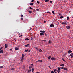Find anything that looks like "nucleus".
<instances>
[{"instance_id": "nucleus-35", "label": "nucleus", "mask_w": 73, "mask_h": 73, "mask_svg": "<svg viewBox=\"0 0 73 73\" xmlns=\"http://www.w3.org/2000/svg\"><path fill=\"white\" fill-rule=\"evenodd\" d=\"M52 13L54 14V11H52Z\"/></svg>"}, {"instance_id": "nucleus-25", "label": "nucleus", "mask_w": 73, "mask_h": 73, "mask_svg": "<svg viewBox=\"0 0 73 73\" xmlns=\"http://www.w3.org/2000/svg\"><path fill=\"white\" fill-rule=\"evenodd\" d=\"M31 70H28V73H29V72H31Z\"/></svg>"}, {"instance_id": "nucleus-8", "label": "nucleus", "mask_w": 73, "mask_h": 73, "mask_svg": "<svg viewBox=\"0 0 73 73\" xmlns=\"http://www.w3.org/2000/svg\"><path fill=\"white\" fill-rule=\"evenodd\" d=\"M29 46V44H27L26 45H25V47H28Z\"/></svg>"}, {"instance_id": "nucleus-48", "label": "nucleus", "mask_w": 73, "mask_h": 73, "mask_svg": "<svg viewBox=\"0 0 73 73\" xmlns=\"http://www.w3.org/2000/svg\"><path fill=\"white\" fill-rule=\"evenodd\" d=\"M34 1H35V0H32L31 1V2H34Z\"/></svg>"}, {"instance_id": "nucleus-12", "label": "nucleus", "mask_w": 73, "mask_h": 73, "mask_svg": "<svg viewBox=\"0 0 73 73\" xmlns=\"http://www.w3.org/2000/svg\"><path fill=\"white\" fill-rule=\"evenodd\" d=\"M38 51L39 52H42V50L41 49H39L38 50Z\"/></svg>"}, {"instance_id": "nucleus-2", "label": "nucleus", "mask_w": 73, "mask_h": 73, "mask_svg": "<svg viewBox=\"0 0 73 73\" xmlns=\"http://www.w3.org/2000/svg\"><path fill=\"white\" fill-rule=\"evenodd\" d=\"M33 64H31L30 65L29 68V69H31V68H32V67H33Z\"/></svg>"}, {"instance_id": "nucleus-6", "label": "nucleus", "mask_w": 73, "mask_h": 73, "mask_svg": "<svg viewBox=\"0 0 73 73\" xmlns=\"http://www.w3.org/2000/svg\"><path fill=\"white\" fill-rule=\"evenodd\" d=\"M24 56H25L24 54H22L21 58H22V59H24Z\"/></svg>"}, {"instance_id": "nucleus-61", "label": "nucleus", "mask_w": 73, "mask_h": 73, "mask_svg": "<svg viewBox=\"0 0 73 73\" xmlns=\"http://www.w3.org/2000/svg\"><path fill=\"white\" fill-rule=\"evenodd\" d=\"M59 15H61V14L60 13H59Z\"/></svg>"}, {"instance_id": "nucleus-62", "label": "nucleus", "mask_w": 73, "mask_h": 73, "mask_svg": "<svg viewBox=\"0 0 73 73\" xmlns=\"http://www.w3.org/2000/svg\"><path fill=\"white\" fill-rule=\"evenodd\" d=\"M55 73H57L56 72H55Z\"/></svg>"}, {"instance_id": "nucleus-29", "label": "nucleus", "mask_w": 73, "mask_h": 73, "mask_svg": "<svg viewBox=\"0 0 73 73\" xmlns=\"http://www.w3.org/2000/svg\"><path fill=\"white\" fill-rule=\"evenodd\" d=\"M73 53H71L70 54V56H72V55H73Z\"/></svg>"}, {"instance_id": "nucleus-36", "label": "nucleus", "mask_w": 73, "mask_h": 73, "mask_svg": "<svg viewBox=\"0 0 73 73\" xmlns=\"http://www.w3.org/2000/svg\"><path fill=\"white\" fill-rule=\"evenodd\" d=\"M36 49L37 50H38L39 49V48H38L36 47Z\"/></svg>"}, {"instance_id": "nucleus-51", "label": "nucleus", "mask_w": 73, "mask_h": 73, "mask_svg": "<svg viewBox=\"0 0 73 73\" xmlns=\"http://www.w3.org/2000/svg\"><path fill=\"white\" fill-rule=\"evenodd\" d=\"M12 49H10V51H12Z\"/></svg>"}, {"instance_id": "nucleus-17", "label": "nucleus", "mask_w": 73, "mask_h": 73, "mask_svg": "<svg viewBox=\"0 0 73 73\" xmlns=\"http://www.w3.org/2000/svg\"><path fill=\"white\" fill-rule=\"evenodd\" d=\"M48 43L49 44H51V41L50 40H49L48 41Z\"/></svg>"}, {"instance_id": "nucleus-9", "label": "nucleus", "mask_w": 73, "mask_h": 73, "mask_svg": "<svg viewBox=\"0 0 73 73\" xmlns=\"http://www.w3.org/2000/svg\"><path fill=\"white\" fill-rule=\"evenodd\" d=\"M72 51L70 50H69L68 52V53H69V54L70 53H72Z\"/></svg>"}, {"instance_id": "nucleus-45", "label": "nucleus", "mask_w": 73, "mask_h": 73, "mask_svg": "<svg viewBox=\"0 0 73 73\" xmlns=\"http://www.w3.org/2000/svg\"><path fill=\"white\" fill-rule=\"evenodd\" d=\"M37 4H39V1H37Z\"/></svg>"}, {"instance_id": "nucleus-23", "label": "nucleus", "mask_w": 73, "mask_h": 73, "mask_svg": "<svg viewBox=\"0 0 73 73\" xmlns=\"http://www.w3.org/2000/svg\"><path fill=\"white\" fill-rule=\"evenodd\" d=\"M51 58V56H49L48 57V59H49V60H50V59Z\"/></svg>"}, {"instance_id": "nucleus-59", "label": "nucleus", "mask_w": 73, "mask_h": 73, "mask_svg": "<svg viewBox=\"0 0 73 73\" xmlns=\"http://www.w3.org/2000/svg\"><path fill=\"white\" fill-rule=\"evenodd\" d=\"M37 62H38V61H36V62L37 63Z\"/></svg>"}, {"instance_id": "nucleus-58", "label": "nucleus", "mask_w": 73, "mask_h": 73, "mask_svg": "<svg viewBox=\"0 0 73 73\" xmlns=\"http://www.w3.org/2000/svg\"><path fill=\"white\" fill-rule=\"evenodd\" d=\"M44 23H46V21H44Z\"/></svg>"}, {"instance_id": "nucleus-60", "label": "nucleus", "mask_w": 73, "mask_h": 73, "mask_svg": "<svg viewBox=\"0 0 73 73\" xmlns=\"http://www.w3.org/2000/svg\"><path fill=\"white\" fill-rule=\"evenodd\" d=\"M30 30H31V29H32V28H30Z\"/></svg>"}, {"instance_id": "nucleus-28", "label": "nucleus", "mask_w": 73, "mask_h": 73, "mask_svg": "<svg viewBox=\"0 0 73 73\" xmlns=\"http://www.w3.org/2000/svg\"><path fill=\"white\" fill-rule=\"evenodd\" d=\"M49 1V0H45V2H48Z\"/></svg>"}, {"instance_id": "nucleus-7", "label": "nucleus", "mask_w": 73, "mask_h": 73, "mask_svg": "<svg viewBox=\"0 0 73 73\" xmlns=\"http://www.w3.org/2000/svg\"><path fill=\"white\" fill-rule=\"evenodd\" d=\"M70 26H66V28H67V29H69V28H70Z\"/></svg>"}, {"instance_id": "nucleus-4", "label": "nucleus", "mask_w": 73, "mask_h": 73, "mask_svg": "<svg viewBox=\"0 0 73 73\" xmlns=\"http://www.w3.org/2000/svg\"><path fill=\"white\" fill-rule=\"evenodd\" d=\"M56 58H54L53 57H52L51 58V60H55Z\"/></svg>"}, {"instance_id": "nucleus-63", "label": "nucleus", "mask_w": 73, "mask_h": 73, "mask_svg": "<svg viewBox=\"0 0 73 73\" xmlns=\"http://www.w3.org/2000/svg\"><path fill=\"white\" fill-rule=\"evenodd\" d=\"M29 31H30V30L29 29Z\"/></svg>"}, {"instance_id": "nucleus-19", "label": "nucleus", "mask_w": 73, "mask_h": 73, "mask_svg": "<svg viewBox=\"0 0 73 73\" xmlns=\"http://www.w3.org/2000/svg\"><path fill=\"white\" fill-rule=\"evenodd\" d=\"M64 70H67V68H65L64 67V68L63 69Z\"/></svg>"}, {"instance_id": "nucleus-20", "label": "nucleus", "mask_w": 73, "mask_h": 73, "mask_svg": "<svg viewBox=\"0 0 73 73\" xmlns=\"http://www.w3.org/2000/svg\"><path fill=\"white\" fill-rule=\"evenodd\" d=\"M44 35H45V36H47V34H46V33H45Z\"/></svg>"}, {"instance_id": "nucleus-44", "label": "nucleus", "mask_w": 73, "mask_h": 73, "mask_svg": "<svg viewBox=\"0 0 73 73\" xmlns=\"http://www.w3.org/2000/svg\"><path fill=\"white\" fill-rule=\"evenodd\" d=\"M64 67H61L60 68V69H64Z\"/></svg>"}, {"instance_id": "nucleus-55", "label": "nucleus", "mask_w": 73, "mask_h": 73, "mask_svg": "<svg viewBox=\"0 0 73 73\" xmlns=\"http://www.w3.org/2000/svg\"><path fill=\"white\" fill-rule=\"evenodd\" d=\"M33 39V38L32 37H31V40H32Z\"/></svg>"}, {"instance_id": "nucleus-30", "label": "nucleus", "mask_w": 73, "mask_h": 73, "mask_svg": "<svg viewBox=\"0 0 73 73\" xmlns=\"http://www.w3.org/2000/svg\"><path fill=\"white\" fill-rule=\"evenodd\" d=\"M57 72L58 73H59L60 72V71L59 70H58L57 71Z\"/></svg>"}, {"instance_id": "nucleus-31", "label": "nucleus", "mask_w": 73, "mask_h": 73, "mask_svg": "<svg viewBox=\"0 0 73 73\" xmlns=\"http://www.w3.org/2000/svg\"><path fill=\"white\" fill-rule=\"evenodd\" d=\"M33 3H31L30 4V5L32 6V5H33Z\"/></svg>"}, {"instance_id": "nucleus-39", "label": "nucleus", "mask_w": 73, "mask_h": 73, "mask_svg": "<svg viewBox=\"0 0 73 73\" xmlns=\"http://www.w3.org/2000/svg\"><path fill=\"white\" fill-rule=\"evenodd\" d=\"M40 35H42V33H40Z\"/></svg>"}, {"instance_id": "nucleus-14", "label": "nucleus", "mask_w": 73, "mask_h": 73, "mask_svg": "<svg viewBox=\"0 0 73 73\" xmlns=\"http://www.w3.org/2000/svg\"><path fill=\"white\" fill-rule=\"evenodd\" d=\"M4 68V66H0V69H2Z\"/></svg>"}, {"instance_id": "nucleus-15", "label": "nucleus", "mask_w": 73, "mask_h": 73, "mask_svg": "<svg viewBox=\"0 0 73 73\" xmlns=\"http://www.w3.org/2000/svg\"><path fill=\"white\" fill-rule=\"evenodd\" d=\"M33 71H34V68H33L32 69V72L33 73Z\"/></svg>"}, {"instance_id": "nucleus-40", "label": "nucleus", "mask_w": 73, "mask_h": 73, "mask_svg": "<svg viewBox=\"0 0 73 73\" xmlns=\"http://www.w3.org/2000/svg\"><path fill=\"white\" fill-rule=\"evenodd\" d=\"M29 9H31V10H32V9H33L32 8H31V7H29Z\"/></svg>"}, {"instance_id": "nucleus-37", "label": "nucleus", "mask_w": 73, "mask_h": 73, "mask_svg": "<svg viewBox=\"0 0 73 73\" xmlns=\"http://www.w3.org/2000/svg\"><path fill=\"white\" fill-rule=\"evenodd\" d=\"M62 61H64V62H65V60H64V58H62Z\"/></svg>"}, {"instance_id": "nucleus-5", "label": "nucleus", "mask_w": 73, "mask_h": 73, "mask_svg": "<svg viewBox=\"0 0 73 73\" xmlns=\"http://www.w3.org/2000/svg\"><path fill=\"white\" fill-rule=\"evenodd\" d=\"M60 23H61V24H67V23H66L65 22H61Z\"/></svg>"}, {"instance_id": "nucleus-54", "label": "nucleus", "mask_w": 73, "mask_h": 73, "mask_svg": "<svg viewBox=\"0 0 73 73\" xmlns=\"http://www.w3.org/2000/svg\"><path fill=\"white\" fill-rule=\"evenodd\" d=\"M52 2H53V1H50V3H52Z\"/></svg>"}, {"instance_id": "nucleus-42", "label": "nucleus", "mask_w": 73, "mask_h": 73, "mask_svg": "<svg viewBox=\"0 0 73 73\" xmlns=\"http://www.w3.org/2000/svg\"><path fill=\"white\" fill-rule=\"evenodd\" d=\"M3 47H2L0 49V50H1V49H3Z\"/></svg>"}, {"instance_id": "nucleus-47", "label": "nucleus", "mask_w": 73, "mask_h": 73, "mask_svg": "<svg viewBox=\"0 0 73 73\" xmlns=\"http://www.w3.org/2000/svg\"><path fill=\"white\" fill-rule=\"evenodd\" d=\"M21 61H23V58H22L21 59Z\"/></svg>"}, {"instance_id": "nucleus-18", "label": "nucleus", "mask_w": 73, "mask_h": 73, "mask_svg": "<svg viewBox=\"0 0 73 73\" xmlns=\"http://www.w3.org/2000/svg\"><path fill=\"white\" fill-rule=\"evenodd\" d=\"M8 46L7 44H5V48H7V46Z\"/></svg>"}, {"instance_id": "nucleus-32", "label": "nucleus", "mask_w": 73, "mask_h": 73, "mask_svg": "<svg viewBox=\"0 0 73 73\" xmlns=\"http://www.w3.org/2000/svg\"><path fill=\"white\" fill-rule=\"evenodd\" d=\"M69 17H67V20H69Z\"/></svg>"}, {"instance_id": "nucleus-13", "label": "nucleus", "mask_w": 73, "mask_h": 73, "mask_svg": "<svg viewBox=\"0 0 73 73\" xmlns=\"http://www.w3.org/2000/svg\"><path fill=\"white\" fill-rule=\"evenodd\" d=\"M28 51V49H27L26 50V49L25 50V52H26V53H27Z\"/></svg>"}, {"instance_id": "nucleus-16", "label": "nucleus", "mask_w": 73, "mask_h": 73, "mask_svg": "<svg viewBox=\"0 0 73 73\" xmlns=\"http://www.w3.org/2000/svg\"><path fill=\"white\" fill-rule=\"evenodd\" d=\"M3 53V50H1L0 51V53Z\"/></svg>"}, {"instance_id": "nucleus-24", "label": "nucleus", "mask_w": 73, "mask_h": 73, "mask_svg": "<svg viewBox=\"0 0 73 73\" xmlns=\"http://www.w3.org/2000/svg\"><path fill=\"white\" fill-rule=\"evenodd\" d=\"M11 70H15V68H11Z\"/></svg>"}, {"instance_id": "nucleus-11", "label": "nucleus", "mask_w": 73, "mask_h": 73, "mask_svg": "<svg viewBox=\"0 0 73 73\" xmlns=\"http://www.w3.org/2000/svg\"><path fill=\"white\" fill-rule=\"evenodd\" d=\"M60 66L64 67V66H65V65H64V64H62L60 65Z\"/></svg>"}, {"instance_id": "nucleus-52", "label": "nucleus", "mask_w": 73, "mask_h": 73, "mask_svg": "<svg viewBox=\"0 0 73 73\" xmlns=\"http://www.w3.org/2000/svg\"><path fill=\"white\" fill-rule=\"evenodd\" d=\"M28 52H30V50H28Z\"/></svg>"}, {"instance_id": "nucleus-50", "label": "nucleus", "mask_w": 73, "mask_h": 73, "mask_svg": "<svg viewBox=\"0 0 73 73\" xmlns=\"http://www.w3.org/2000/svg\"><path fill=\"white\" fill-rule=\"evenodd\" d=\"M21 16L22 17H23V15H21Z\"/></svg>"}, {"instance_id": "nucleus-1", "label": "nucleus", "mask_w": 73, "mask_h": 73, "mask_svg": "<svg viewBox=\"0 0 73 73\" xmlns=\"http://www.w3.org/2000/svg\"><path fill=\"white\" fill-rule=\"evenodd\" d=\"M40 32H41L42 33V35H44V34H45V31H40Z\"/></svg>"}, {"instance_id": "nucleus-3", "label": "nucleus", "mask_w": 73, "mask_h": 73, "mask_svg": "<svg viewBox=\"0 0 73 73\" xmlns=\"http://www.w3.org/2000/svg\"><path fill=\"white\" fill-rule=\"evenodd\" d=\"M54 25L53 24H50V26L51 28H53L54 27Z\"/></svg>"}, {"instance_id": "nucleus-22", "label": "nucleus", "mask_w": 73, "mask_h": 73, "mask_svg": "<svg viewBox=\"0 0 73 73\" xmlns=\"http://www.w3.org/2000/svg\"><path fill=\"white\" fill-rule=\"evenodd\" d=\"M28 12L29 13H32V11L29 10L28 11Z\"/></svg>"}, {"instance_id": "nucleus-27", "label": "nucleus", "mask_w": 73, "mask_h": 73, "mask_svg": "<svg viewBox=\"0 0 73 73\" xmlns=\"http://www.w3.org/2000/svg\"><path fill=\"white\" fill-rule=\"evenodd\" d=\"M58 69L59 70H61V69H60V67H58Z\"/></svg>"}, {"instance_id": "nucleus-26", "label": "nucleus", "mask_w": 73, "mask_h": 73, "mask_svg": "<svg viewBox=\"0 0 73 73\" xmlns=\"http://www.w3.org/2000/svg\"><path fill=\"white\" fill-rule=\"evenodd\" d=\"M25 40H29V39H28V38H26Z\"/></svg>"}, {"instance_id": "nucleus-10", "label": "nucleus", "mask_w": 73, "mask_h": 73, "mask_svg": "<svg viewBox=\"0 0 73 73\" xmlns=\"http://www.w3.org/2000/svg\"><path fill=\"white\" fill-rule=\"evenodd\" d=\"M15 50H19V48H18L17 47H15Z\"/></svg>"}, {"instance_id": "nucleus-33", "label": "nucleus", "mask_w": 73, "mask_h": 73, "mask_svg": "<svg viewBox=\"0 0 73 73\" xmlns=\"http://www.w3.org/2000/svg\"><path fill=\"white\" fill-rule=\"evenodd\" d=\"M19 37H23V35H19Z\"/></svg>"}, {"instance_id": "nucleus-49", "label": "nucleus", "mask_w": 73, "mask_h": 73, "mask_svg": "<svg viewBox=\"0 0 73 73\" xmlns=\"http://www.w3.org/2000/svg\"><path fill=\"white\" fill-rule=\"evenodd\" d=\"M36 10L37 11H39V9H36Z\"/></svg>"}, {"instance_id": "nucleus-56", "label": "nucleus", "mask_w": 73, "mask_h": 73, "mask_svg": "<svg viewBox=\"0 0 73 73\" xmlns=\"http://www.w3.org/2000/svg\"><path fill=\"white\" fill-rule=\"evenodd\" d=\"M71 58H73V55L72 56H71Z\"/></svg>"}, {"instance_id": "nucleus-38", "label": "nucleus", "mask_w": 73, "mask_h": 73, "mask_svg": "<svg viewBox=\"0 0 73 73\" xmlns=\"http://www.w3.org/2000/svg\"><path fill=\"white\" fill-rule=\"evenodd\" d=\"M54 70V72H56V71H57V69H55Z\"/></svg>"}, {"instance_id": "nucleus-43", "label": "nucleus", "mask_w": 73, "mask_h": 73, "mask_svg": "<svg viewBox=\"0 0 73 73\" xmlns=\"http://www.w3.org/2000/svg\"><path fill=\"white\" fill-rule=\"evenodd\" d=\"M51 73H54V72H53V71H51Z\"/></svg>"}, {"instance_id": "nucleus-57", "label": "nucleus", "mask_w": 73, "mask_h": 73, "mask_svg": "<svg viewBox=\"0 0 73 73\" xmlns=\"http://www.w3.org/2000/svg\"><path fill=\"white\" fill-rule=\"evenodd\" d=\"M21 20H23V18H21Z\"/></svg>"}, {"instance_id": "nucleus-53", "label": "nucleus", "mask_w": 73, "mask_h": 73, "mask_svg": "<svg viewBox=\"0 0 73 73\" xmlns=\"http://www.w3.org/2000/svg\"><path fill=\"white\" fill-rule=\"evenodd\" d=\"M48 67H49V68H50V69H51V67H50V66H49Z\"/></svg>"}, {"instance_id": "nucleus-34", "label": "nucleus", "mask_w": 73, "mask_h": 73, "mask_svg": "<svg viewBox=\"0 0 73 73\" xmlns=\"http://www.w3.org/2000/svg\"><path fill=\"white\" fill-rule=\"evenodd\" d=\"M42 41H44V42H45V41H46V40H41Z\"/></svg>"}, {"instance_id": "nucleus-41", "label": "nucleus", "mask_w": 73, "mask_h": 73, "mask_svg": "<svg viewBox=\"0 0 73 73\" xmlns=\"http://www.w3.org/2000/svg\"><path fill=\"white\" fill-rule=\"evenodd\" d=\"M63 18V16H61V17H60V19H62Z\"/></svg>"}, {"instance_id": "nucleus-46", "label": "nucleus", "mask_w": 73, "mask_h": 73, "mask_svg": "<svg viewBox=\"0 0 73 73\" xmlns=\"http://www.w3.org/2000/svg\"><path fill=\"white\" fill-rule=\"evenodd\" d=\"M47 13H50V12H49V11H48L47 12Z\"/></svg>"}, {"instance_id": "nucleus-21", "label": "nucleus", "mask_w": 73, "mask_h": 73, "mask_svg": "<svg viewBox=\"0 0 73 73\" xmlns=\"http://www.w3.org/2000/svg\"><path fill=\"white\" fill-rule=\"evenodd\" d=\"M38 62H42V60H38Z\"/></svg>"}]
</instances>
